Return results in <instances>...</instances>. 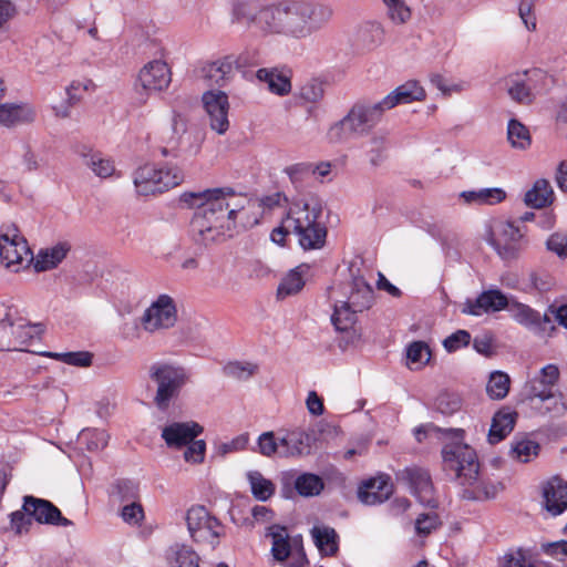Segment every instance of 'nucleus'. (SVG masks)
<instances>
[{"label":"nucleus","mask_w":567,"mask_h":567,"mask_svg":"<svg viewBox=\"0 0 567 567\" xmlns=\"http://www.w3.org/2000/svg\"><path fill=\"white\" fill-rule=\"evenodd\" d=\"M177 307L173 297L162 293L154 298L140 317V324L147 333H159L175 326Z\"/></svg>","instance_id":"obj_9"},{"label":"nucleus","mask_w":567,"mask_h":567,"mask_svg":"<svg viewBox=\"0 0 567 567\" xmlns=\"http://www.w3.org/2000/svg\"><path fill=\"white\" fill-rule=\"evenodd\" d=\"M258 452L267 457L278 455L280 456V435L276 436L274 432H264L259 435Z\"/></svg>","instance_id":"obj_58"},{"label":"nucleus","mask_w":567,"mask_h":567,"mask_svg":"<svg viewBox=\"0 0 567 567\" xmlns=\"http://www.w3.org/2000/svg\"><path fill=\"white\" fill-rule=\"evenodd\" d=\"M23 511L40 524L71 526L72 522L62 516L60 509L51 502L34 496L23 497Z\"/></svg>","instance_id":"obj_15"},{"label":"nucleus","mask_w":567,"mask_h":567,"mask_svg":"<svg viewBox=\"0 0 567 567\" xmlns=\"http://www.w3.org/2000/svg\"><path fill=\"white\" fill-rule=\"evenodd\" d=\"M186 525L194 542L215 548L218 544L219 523L204 506H192L186 512Z\"/></svg>","instance_id":"obj_11"},{"label":"nucleus","mask_w":567,"mask_h":567,"mask_svg":"<svg viewBox=\"0 0 567 567\" xmlns=\"http://www.w3.org/2000/svg\"><path fill=\"white\" fill-rule=\"evenodd\" d=\"M184 169L173 163H145L132 173L136 195L151 197L162 195L185 182Z\"/></svg>","instance_id":"obj_4"},{"label":"nucleus","mask_w":567,"mask_h":567,"mask_svg":"<svg viewBox=\"0 0 567 567\" xmlns=\"http://www.w3.org/2000/svg\"><path fill=\"white\" fill-rule=\"evenodd\" d=\"M247 480L254 497L260 502L269 499L276 491V485L272 481L266 478L258 471H249L247 473Z\"/></svg>","instance_id":"obj_42"},{"label":"nucleus","mask_w":567,"mask_h":567,"mask_svg":"<svg viewBox=\"0 0 567 567\" xmlns=\"http://www.w3.org/2000/svg\"><path fill=\"white\" fill-rule=\"evenodd\" d=\"M543 503L551 516H558L567 509V481L553 476L543 484Z\"/></svg>","instance_id":"obj_21"},{"label":"nucleus","mask_w":567,"mask_h":567,"mask_svg":"<svg viewBox=\"0 0 567 567\" xmlns=\"http://www.w3.org/2000/svg\"><path fill=\"white\" fill-rule=\"evenodd\" d=\"M399 480L409 485L421 504L430 507L436 506V497L431 477L425 470L416 467L405 468L399 474Z\"/></svg>","instance_id":"obj_16"},{"label":"nucleus","mask_w":567,"mask_h":567,"mask_svg":"<svg viewBox=\"0 0 567 567\" xmlns=\"http://www.w3.org/2000/svg\"><path fill=\"white\" fill-rule=\"evenodd\" d=\"M243 65L241 54H228L206 63L202 68V76L210 84L225 86L235 78Z\"/></svg>","instance_id":"obj_13"},{"label":"nucleus","mask_w":567,"mask_h":567,"mask_svg":"<svg viewBox=\"0 0 567 567\" xmlns=\"http://www.w3.org/2000/svg\"><path fill=\"white\" fill-rule=\"evenodd\" d=\"M323 92V83L318 79H310L301 85L299 96L306 102L316 103L322 99Z\"/></svg>","instance_id":"obj_59"},{"label":"nucleus","mask_w":567,"mask_h":567,"mask_svg":"<svg viewBox=\"0 0 567 567\" xmlns=\"http://www.w3.org/2000/svg\"><path fill=\"white\" fill-rule=\"evenodd\" d=\"M71 248V244L66 240L41 248L38 254L33 256V269L37 272H43L56 268L66 258Z\"/></svg>","instance_id":"obj_25"},{"label":"nucleus","mask_w":567,"mask_h":567,"mask_svg":"<svg viewBox=\"0 0 567 567\" xmlns=\"http://www.w3.org/2000/svg\"><path fill=\"white\" fill-rule=\"evenodd\" d=\"M386 7L389 18L396 24H403L411 18V10L404 0H382Z\"/></svg>","instance_id":"obj_56"},{"label":"nucleus","mask_w":567,"mask_h":567,"mask_svg":"<svg viewBox=\"0 0 567 567\" xmlns=\"http://www.w3.org/2000/svg\"><path fill=\"white\" fill-rule=\"evenodd\" d=\"M358 311L349 306V302L337 300L334 303V311L331 316V321L337 330L347 331L351 329L357 321Z\"/></svg>","instance_id":"obj_44"},{"label":"nucleus","mask_w":567,"mask_h":567,"mask_svg":"<svg viewBox=\"0 0 567 567\" xmlns=\"http://www.w3.org/2000/svg\"><path fill=\"white\" fill-rule=\"evenodd\" d=\"M202 102L210 130L218 135L226 134L230 126L228 95L220 90H209L203 94Z\"/></svg>","instance_id":"obj_12"},{"label":"nucleus","mask_w":567,"mask_h":567,"mask_svg":"<svg viewBox=\"0 0 567 567\" xmlns=\"http://www.w3.org/2000/svg\"><path fill=\"white\" fill-rule=\"evenodd\" d=\"M539 453V444L527 437H515L511 446V456L520 462L528 463L535 458Z\"/></svg>","instance_id":"obj_41"},{"label":"nucleus","mask_w":567,"mask_h":567,"mask_svg":"<svg viewBox=\"0 0 567 567\" xmlns=\"http://www.w3.org/2000/svg\"><path fill=\"white\" fill-rule=\"evenodd\" d=\"M431 350L424 341H413L406 347V365L420 370L430 362Z\"/></svg>","instance_id":"obj_45"},{"label":"nucleus","mask_w":567,"mask_h":567,"mask_svg":"<svg viewBox=\"0 0 567 567\" xmlns=\"http://www.w3.org/2000/svg\"><path fill=\"white\" fill-rule=\"evenodd\" d=\"M169 130L173 132L171 136L163 133L162 140L167 146L162 147L161 154L165 157L177 156L175 153L176 146L179 144L182 135L186 132V122L179 114H174L171 118Z\"/></svg>","instance_id":"obj_39"},{"label":"nucleus","mask_w":567,"mask_h":567,"mask_svg":"<svg viewBox=\"0 0 567 567\" xmlns=\"http://www.w3.org/2000/svg\"><path fill=\"white\" fill-rule=\"evenodd\" d=\"M0 262L10 272L19 274L33 265L27 239L14 224L0 227Z\"/></svg>","instance_id":"obj_8"},{"label":"nucleus","mask_w":567,"mask_h":567,"mask_svg":"<svg viewBox=\"0 0 567 567\" xmlns=\"http://www.w3.org/2000/svg\"><path fill=\"white\" fill-rule=\"evenodd\" d=\"M324 487L322 478L312 473H303L295 481V488L303 497L317 496Z\"/></svg>","instance_id":"obj_46"},{"label":"nucleus","mask_w":567,"mask_h":567,"mask_svg":"<svg viewBox=\"0 0 567 567\" xmlns=\"http://www.w3.org/2000/svg\"><path fill=\"white\" fill-rule=\"evenodd\" d=\"M332 14L329 6L316 0H280L260 8L258 31L262 37L303 40L321 29Z\"/></svg>","instance_id":"obj_2"},{"label":"nucleus","mask_w":567,"mask_h":567,"mask_svg":"<svg viewBox=\"0 0 567 567\" xmlns=\"http://www.w3.org/2000/svg\"><path fill=\"white\" fill-rule=\"evenodd\" d=\"M435 406L443 414H453L461 409V398L454 393H441L436 398Z\"/></svg>","instance_id":"obj_62"},{"label":"nucleus","mask_w":567,"mask_h":567,"mask_svg":"<svg viewBox=\"0 0 567 567\" xmlns=\"http://www.w3.org/2000/svg\"><path fill=\"white\" fill-rule=\"evenodd\" d=\"M460 198L470 206H494L506 200L507 192L502 187H482L464 190Z\"/></svg>","instance_id":"obj_27"},{"label":"nucleus","mask_w":567,"mask_h":567,"mask_svg":"<svg viewBox=\"0 0 567 567\" xmlns=\"http://www.w3.org/2000/svg\"><path fill=\"white\" fill-rule=\"evenodd\" d=\"M85 164L100 178L111 177L115 173L114 163L97 153L87 156Z\"/></svg>","instance_id":"obj_53"},{"label":"nucleus","mask_w":567,"mask_h":567,"mask_svg":"<svg viewBox=\"0 0 567 567\" xmlns=\"http://www.w3.org/2000/svg\"><path fill=\"white\" fill-rule=\"evenodd\" d=\"M520 73L534 97L545 93L551 84L550 76L542 69L525 70Z\"/></svg>","instance_id":"obj_48"},{"label":"nucleus","mask_w":567,"mask_h":567,"mask_svg":"<svg viewBox=\"0 0 567 567\" xmlns=\"http://www.w3.org/2000/svg\"><path fill=\"white\" fill-rule=\"evenodd\" d=\"M347 297L342 299L344 302H349V306L358 312H362L368 309L372 303L373 291L371 287L362 279H355L347 288Z\"/></svg>","instance_id":"obj_32"},{"label":"nucleus","mask_w":567,"mask_h":567,"mask_svg":"<svg viewBox=\"0 0 567 567\" xmlns=\"http://www.w3.org/2000/svg\"><path fill=\"white\" fill-rule=\"evenodd\" d=\"M257 371V364L246 361H231L224 367V373L237 380H247Z\"/></svg>","instance_id":"obj_55"},{"label":"nucleus","mask_w":567,"mask_h":567,"mask_svg":"<svg viewBox=\"0 0 567 567\" xmlns=\"http://www.w3.org/2000/svg\"><path fill=\"white\" fill-rule=\"evenodd\" d=\"M471 342V334L466 330H457L443 341L444 349L452 353L455 352L462 348H465Z\"/></svg>","instance_id":"obj_63"},{"label":"nucleus","mask_w":567,"mask_h":567,"mask_svg":"<svg viewBox=\"0 0 567 567\" xmlns=\"http://www.w3.org/2000/svg\"><path fill=\"white\" fill-rule=\"evenodd\" d=\"M505 87L508 96L516 103L527 105L534 101L530 87L527 86L520 72L509 74L505 79Z\"/></svg>","instance_id":"obj_37"},{"label":"nucleus","mask_w":567,"mask_h":567,"mask_svg":"<svg viewBox=\"0 0 567 567\" xmlns=\"http://www.w3.org/2000/svg\"><path fill=\"white\" fill-rule=\"evenodd\" d=\"M507 311L514 321L528 329L537 328L544 321V316L520 302L509 301Z\"/></svg>","instance_id":"obj_36"},{"label":"nucleus","mask_w":567,"mask_h":567,"mask_svg":"<svg viewBox=\"0 0 567 567\" xmlns=\"http://www.w3.org/2000/svg\"><path fill=\"white\" fill-rule=\"evenodd\" d=\"M312 439L302 429L287 431L280 435V457H300L310 454Z\"/></svg>","instance_id":"obj_22"},{"label":"nucleus","mask_w":567,"mask_h":567,"mask_svg":"<svg viewBox=\"0 0 567 567\" xmlns=\"http://www.w3.org/2000/svg\"><path fill=\"white\" fill-rule=\"evenodd\" d=\"M499 567H536L533 565L522 549L504 555Z\"/></svg>","instance_id":"obj_64"},{"label":"nucleus","mask_w":567,"mask_h":567,"mask_svg":"<svg viewBox=\"0 0 567 567\" xmlns=\"http://www.w3.org/2000/svg\"><path fill=\"white\" fill-rule=\"evenodd\" d=\"M532 406L543 415L559 419L567 413V395L556 390L533 403Z\"/></svg>","instance_id":"obj_31"},{"label":"nucleus","mask_w":567,"mask_h":567,"mask_svg":"<svg viewBox=\"0 0 567 567\" xmlns=\"http://www.w3.org/2000/svg\"><path fill=\"white\" fill-rule=\"evenodd\" d=\"M555 200V192L549 181L538 178L524 195V203L527 207L542 209L550 206Z\"/></svg>","instance_id":"obj_28"},{"label":"nucleus","mask_w":567,"mask_h":567,"mask_svg":"<svg viewBox=\"0 0 567 567\" xmlns=\"http://www.w3.org/2000/svg\"><path fill=\"white\" fill-rule=\"evenodd\" d=\"M511 389V378L506 372L493 371L486 382V394L492 400H503Z\"/></svg>","instance_id":"obj_43"},{"label":"nucleus","mask_w":567,"mask_h":567,"mask_svg":"<svg viewBox=\"0 0 567 567\" xmlns=\"http://www.w3.org/2000/svg\"><path fill=\"white\" fill-rule=\"evenodd\" d=\"M442 458L444 470L458 480L463 486H472L477 482L480 464L475 451L458 437L443 446Z\"/></svg>","instance_id":"obj_7"},{"label":"nucleus","mask_w":567,"mask_h":567,"mask_svg":"<svg viewBox=\"0 0 567 567\" xmlns=\"http://www.w3.org/2000/svg\"><path fill=\"white\" fill-rule=\"evenodd\" d=\"M507 138L512 147L517 150H527L532 144L528 128L515 118L508 122Z\"/></svg>","instance_id":"obj_47"},{"label":"nucleus","mask_w":567,"mask_h":567,"mask_svg":"<svg viewBox=\"0 0 567 567\" xmlns=\"http://www.w3.org/2000/svg\"><path fill=\"white\" fill-rule=\"evenodd\" d=\"M309 270V265L301 264L287 272L277 288V297L284 299L300 292L306 284Z\"/></svg>","instance_id":"obj_30"},{"label":"nucleus","mask_w":567,"mask_h":567,"mask_svg":"<svg viewBox=\"0 0 567 567\" xmlns=\"http://www.w3.org/2000/svg\"><path fill=\"white\" fill-rule=\"evenodd\" d=\"M169 567H199L197 553L188 545L174 544L166 550Z\"/></svg>","instance_id":"obj_34"},{"label":"nucleus","mask_w":567,"mask_h":567,"mask_svg":"<svg viewBox=\"0 0 567 567\" xmlns=\"http://www.w3.org/2000/svg\"><path fill=\"white\" fill-rule=\"evenodd\" d=\"M181 200L196 212L190 221L192 231L204 244H210L228 236L236 218L239 216L244 226L251 221L244 218L246 198L237 196L233 190L207 189L200 193H184ZM257 223V220H254Z\"/></svg>","instance_id":"obj_1"},{"label":"nucleus","mask_w":567,"mask_h":567,"mask_svg":"<svg viewBox=\"0 0 567 567\" xmlns=\"http://www.w3.org/2000/svg\"><path fill=\"white\" fill-rule=\"evenodd\" d=\"M40 332L41 329L39 326L30 323L27 318L23 317L21 324L18 323L4 337L8 338L9 344H12L14 349H21L28 346L32 340L38 339Z\"/></svg>","instance_id":"obj_35"},{"label":"nucleus","mask_w":567,"mask_h":567,"mask_svg":"<svg viewBox=\"0 0 567 567\" xmlns=\"http://www.w3.org/2000/svg\"><path fill=\"white\" fill-rule=\"evenodd\" d=\"M48 358L59 360L63 363L74 367H89L92 363V354L87 351L78 352H47L44 353Z\"/></svg>","instance_id":"obj_54"},{"label":"nucleus","mask_w":567,"mask_h":567,"mask_svg":"<svg viewBox=\"0 0 567 567\" xmlns=\"http://www.w3.org/2000/svg\"><path fill=\"white\" fill-rule=\"evenodd\" d=\"M467 497L473 499H489L497 496L503 489V486L498 482L484 481L477 476V482L472 486H466Z\"/></svg>","instance_id":"obj_50"},{"label":"nucleus","mask_w":567,"mask_h":567,"mask_svg":"<svg viewBox=\"0 0 567 567\" xmlns=\"http://www.w3.org/2000/svg\"><path fill=\"white\" fill-rule=\"evenodd\" d=\"M203 426L195 421L172 422L162 430V439L171 449H182L203 433Z\"/></svg>","instance_id":"obj_18"},{"label":"nucleus","mask_w":567,"mask_h":567,"mask_svg":"<svg viewBox=\"0 0 567 567\" xmlns=\"http://www.w3.org/2000/svg\"><path fill=\"white\" fill-rule=\"evenodd\" d=\"M393 493V486L388 475L370 478L359 487V499L365 505H375L386 501Z\"/></svg>","instance_id":"obj_24"},{"label":"nucleus","mask_w":567,"mask_h":567,"mask_svg":"<svg viewBox=\"0 0 567 567\" xmlns=\"http://www.w3.org/2000/svg\"><path fill=\"white\" fill-rule=\"evenodd\" d=\"M171 80V70L162 60L146 63L138 73L140 83L148 93L166 90Z\"/></svg>","instance_id":"obj_20"},{"label":"nucleus","mask_w":567,"mask_h":567,"mask_svg":"<svg viewBox=\"0 0 567 567\" xmlns=\"http://www.w3.org/2000/svg\"><path fill=\"white\" fill-rule=\"evenodd\" d=\"M248 442L249 436L247 433L240 434L229 441L215 442L213 446V456L225 457L230 453L243 451L247 447Z\"/></svg>","instance_id":"obj_51"},{"label":"nucleus","mask_w":567,"mask_h":567,"mask_svg":"<svg viewBox=\"0 0 567 567\" xmlns=\"http://www.w3.org/2000/svg\"><path fill=\"white\" fill-rule=\"evenodd\" d=\"M23 318L20 309L11 303H0V329L3 331V336L16 327L18 323L21 324Z\"/></svg>","instance_id":"obj_52"},{"label":"nucleus","mask_w":567,"mask_h":567,"mask_svg":"<svg viewBox=\"0 0 567 567\" xmlns=\"http://www.w3.org/2000/svg\"><path fill=\"white\" fill-rule=\"evenodd\" d=\"M484 238L503 259H511L520 249L523 234L515 223L494 219L487 225Z\"/></svg>","instance_id":"obj_10"},{"label":"nucleus","mask_w":567,"mask_h":567,"mask_svg":"<svg viewBox=\"0 0 567 567\" xmlns=\"http://www.w3.org/2000/svg\"><path fill=\"white\" fill-rule=\"evenodd\" d=\"M320 209L303 200L293 202L280 225L271 233V240L284 245L288 235H295L305 250L320 249L327 237L326 227L318 221Z\"/></svg>","instance_id":"obj_3"},{"label":"nucleus","mask_w":567,"mask_h":567,"mask_svg":"<svg viewBox=\"0 0 567 567\" xmlns=\"http://www.w3.org/2000/svg\"><path fill=\"white\" fill-rule=\"evenodd\" d=\"M311 535L316 546L322 555H333L338 550L337 534L333 528L327 526H315Z\"/></svg>","instance_id":"obj_40"},{"label":"nucleus","mask_w":567,"mask_h":567,"mask_svg":"<svg viewBox=\"0 0 567 567\" xmlns=\"http://www.w3.org/2000/svg\"><path fill=\"white\" fill-rule=\"evenodd\" d=\"M384 111L379 102L357 103L347 115L332 124L328 130V138L333 143H341L352 138L368 136Z\"/></svg>","instance_id":"obj_6"},{"label":"nucleus","mask_w":567,"mask_h":567,"mask_svg":"<svg viewBox=\"0 0 567 567\" xmlns=\"http://www.w3.org/2000/svg\"><path fill=\"white\" fill-rule=\"evenodd\" d=\"M148 377L156 385L153 403L159 411H167L179 398L190 380L187 368L175 361H157L150 365Z\"/></svg>","instance_id":"obj_5"},{"label":"nucleus","mask_w":567,"mask_h":567,"mask_svg":"<svg viewBox=\"0 0 567 567\" xmlns=\"http://www.w3.org/2000/svg\"><path fill=\"white\" fill-rule=\"evenodd\" d=\"M256 78L275 95L286 96L291 92V72L288 70L262 68L257 71Z\"/></svg>","instance_id":"obj_26"},{"label":"nucleus","mask_w":567,"mask_h":567,"mask_svg":"<svg viewBox=\"0 0 567 567\" xmlns=\"http://www.w3.org/2000/svg\"><path fill=\"white\" fill-rule=\"evenodd\" d=\"M271 538V554L277 561H285L290 553V538L285 527L274 525L269 527L268 534Z\"/></svg>","instance_id":"obj_38"},{"label":"nucleus","mask_w":567,"mask_h":567,"mask_svg":"<svg viewBox=\"0 0 567 567\" xmlns=\"http://www.w3.org/2000/svg\"><path fill=\"white\" fill-rule=\"evenodd\" d=\"M79 443L90 452L103 450L109 442V435L104 430L84 429L79 434Z\"/></svg>","instance_id":"obj_49"},{"label":"nucleus","mask_w":567,"mask_h":567,"mask_svg":"<svg viewBox=\"0 0 567 567\" xmlns=\"http://www.w3.org/2000/svg\"><path fill=\"white\" fill-rule=\"evenodd\" d=\"M261 0H231V19L234 22L244 23L248 27H255L258 30V20L260 9L255 13L254 9L260 4Z\"/></svg>","instance_id":"obj_33"},{"label":"nucleus","mask_w":567,"mask_h":567,"mask_svg":"<svg viewBox=\"0 0 567 567\" xmlns=\"http://www.w3.org/2000/svg\"><path fill=\"white\" fill-rule=\"evenodd\" d=\"M35 107L29 103H0V126L12 128L35 121Z\"/></svg>","instance_id":"obj_23"},{"label":"nucleus","mask_w":567,"mask_h":567,"mask_svg":"<svg viewBox=\"0 0 567 567\" xmlns=\"http://www.w3.org/2000/svg\"><path fill=\"white\" fill-rule=\"evenodd\" d=\"M121 517L131 526H140L145 518L143 506L141 503L132 499L131 503L123 506Z\"/></svg>","instance_id":"obj_60"},{"label":"nucleus","mask_w":567,"mask_h":567,"mask_svg":"<svg viewBox=\"0 0 567 567\" xmlns=\"http://www.w3.org/2000/svg\"><path fill=\"white\" fill-rule=\"evenodd\" d=\"M95 89V84L90 79H80L72 81L66 87H65V94L69 96V100L71 103H79L82 99L83 92H90Z\"/></svg>","instance_id":"obj_61"},{"label":"nucleus","mask_w":567,"mask_h":567,"mask_svg":"<svg viewBox=\"0 0 567 567\" xmlns=\"http://www.w3.org/2000/svg\"><path fill=\"white\" fill-rule=\"evenodd\" d=\"M559 380V369L555 364L543 367L537 374L532 377L524 385L525 400L530 404L556 391L555 385Z\"/></svg>","instance_id":"obj_14"},{"label":"nucleus","mask_w":567,"mask_h":567,"mask_svg":"<svg viewBox=\"0 0 567 567\" xmlns=\"http://www.w3.org/2000/svg\"><path fill=\"white\" fill-rule=\"evenodd\" d=\"M425 97L426 91L421 83L416 80H408L379 101V104L385 112L401 104L422 102Z\"/></svg>","instance_id":"obj_19"},{"label":"nucleus","mask_w":567,"mask_h":567,"mask_svg":"<svg viewBox=\"0 0 567 567\" xmlns=\"http://www.w3.org/2000/svg\"><path fill=\"white\" fill-rule=\"evenodd\" d=\"M430 82L445 96L461 93L468 89V83L465 81L451 82L441 74H433Z\"/></svg>","instance_id":"obj_57"},{"label":"nucleus","mask_w":567,"mask_h":567,"mask_svg":"<svg viewBox=\"0 0 567 567\" xmlns=\"http://www.w3.org/2000/svg\"><path fill=\"white\" fill-rule=\"evenodd\" d=\"M509 300L499 290L493 289L483 291L475 299H467L462 305V313L470 316H482L484 313L497 312L507 309Z\"/></svg>","instance_id":"obj_17"},{"label":"nucleus","mask_w":567,"mask_h":567,"mask_svg":"<svg viewBox=\"0 0 567 567\" xmlns=\"http://www.w3.org/2000/svg\"><path fill=\"white\" fill-rule=\"evenodd\" d=\"M517 416V412L511 408L498 410L492 420L488 442L495 444L503 441L514 430Z\"/></svg>","instance_id":"obj_29"}]
</instances>
